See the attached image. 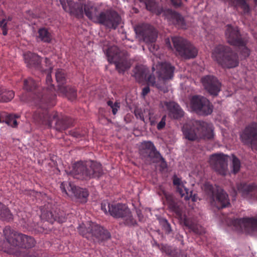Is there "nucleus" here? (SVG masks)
Returning <instances> with one entry per match:
<instances>
[{"label":"nucleus","instance_id":"obj_1","mask_svg":"<svg viewBox=\"0 0 257 257\" xmlns=\"http://www.w3.org/2000/svg\"><path fill=\"white\" fill-rule=\"evenodd\" d=\"M51 68L47 72L46 82L48 85L47 89H44L42 92H37L35 97V102L39 105L41 109L37 110L34 114V119L35 121L43 124L51 126L53 122L58 124V115L56 112L48 111L46 109L47 106H52L54 104L53 101L54 97L52 96V91L54 89L53 85L52 84V78L51 75Z\"/></svg>","mask_w":257,"mask_h":257},{"label":"nucleus","instance_id":"obj_2","mask_svg":"<svg viewBox=\"0 0 257 257\" xmlns=\"http://www.w3.org/2000/svg\"><path fill=\"white\" fill-rule=\"evenodd\" d=\"M84 11L89 20L108 28L116 29L121 21V18L117 13L109 10L103 11L101 5L88 3L84 5Z\"/></svg>","mask_w":257,"mask_h":257},{"label":"nucleus","instance_id":"obj_3","mask_svg":"<svg viewBox=\"0 0 257 257\" xmlns=\"http://www.w3.org/2000/svg\"><path fill=\"white\" fill-rule=\"evenodd\" d=\"M182 131L186 139L194 141L199 138L213 137L212 125L205 122L192 120L185 124Z\"/></svg>","mask_w":257,"mask_h":257},{"label":"nucleus","instance_id":"obj_4","mask_svg":"<svg viewBox=\"0 0 257 257\" xmlns=\"http://www.w3.org/2000/svg\"><path fill=\"white\" fill-rule=\"evenodd\" d=\"M67 174L77 179H88L91 178H98L102 174L101 165L95 162L75 163L72 169Z\"/></svg>","mask_w":257,"mask_h":257},{"label":"nucleus","instance_id":"obj_5","mask_svg":"<svg viewBox=\"0 0 257 257\" xmlns=\"http://www.w3.org/2000/svg\"><path fill=\"white\" fill-rule=\"evenodd\" d=\"M212 57L224 68L235 67L239 63L237 54L229 47L223 45H219L214 48Z\"/></svg>","mask_w":257,"mask_h":257},{"label":"nucleus","instance_id":"obj_6","mask_svg":"<svg viewBox=\"0 0 257 257\" xmlns=\"http://www.w3.org/2000/svg\"><path fill=\"white\" fill-rule=\"evenodd\" d=\"M4 233L7 242L12 246L29 248L35 244V241L32 237L18 233L9 227L4 229Z\"/></svg>","mask_w":257,"mask_h":257},{"label":"nucleus","instance_id":"obj_7","mask_svg":"<svg viewBox=\"0 0 257 257\" xmlns=\"http://www.w3.org/2000/svg\"><path fill=\"white\" fill-rule=\"evenodd\" d=\"M203 189L211 197L212 206L221 209L230 204L228 195L219 187H213L209 183L206 182L204 184Z\"/></svg>","mask_w":257,"mask_h":257},{"label":"nucleus","instance_id":"obj_8","mask_svg":"<svg viewBox=\"0 0 257 257\" xmlns=\"http://www.w3.org/2000/svg\"><path fill=\"white\" fill-rule=\"evenodd\" d=\"M135 31L139 39L143 40L146 43H150L149 49L152 53L156 55L159 48L157 45L153 44L157 38L156 30L148 24H141L135 27Z\"/></svg>","mask_w":257,"mask_h":257},{"label":"nucleus","instance_id":"obj_9","mask_svg":"<svg viewBox=\"0 0 257 257\" xmlns=\"http://www.w3.org/2000/svg\"><path fill=\"white\" fill-rule=\"evenodd\" d=\"M225 36L228 43L239 47L242 56L246 57L249 55L250 51L246 46L247 39L240 36L237 27L233 28L230 25L227 26Z\"/></svg>","mask_w":257,"mask_h":257},{"label":"nucleus","instance_id":"obj_10","mask_svg":"<svg viewBox=\"0 0 257 257\" xmlns=\"http://www.w3.org/2000/svg\"><path fill=\"white\" fill-rule=\"evenodd\" d=\"M104 51L108 61L115 65V67L119 72H123L130 67L131 64L127 58L119 51L116 46H111L106 50L104 49Z\"/></svg>","mask_w":257,"mask_h":257},{"label":"nucleus","instance_id":"obj_11","mask_svg":"<svg viewBox=\"0 0 257 257\" xmlns=\"http://www.w3.org/2000/svg\"><path fill=\"white\" fill-rule=\"evenodd\" d=\"M60 188L65 196L75 199L80 203H85L87 200L88 193L85 189L76 187L69 182H62Z\"/></svg>","mask_w":257,"mask_h":257},{"label":"nucleus","instance_id":"obj_12","mask_svg":"<svg viewBox=\"0 0 257 257\" xmlns=\"http://www.w3.org/2000/svg\"><path fill=\"white\" fill-rule=\"evenodd\" d=\"M172 42L176 51L182 57L193 58L197 55V50L187 40L180 37H173Z\"/></svg>","mask_w":257,"mask_h":257},{"label":"nucleus","instance_id":"obj_13","mask_svg":"<svg viewBox=\"0 0 257 257\" xmlns=\"http://www.w3.org/2000/svg\"><path fill=\"white\" fill-rule=\"evenodd\" d=\"M148 69L145 66L139 65L137 66L134 70L133 76L139 82L147 81L149 84L156 87L161 91L164 92H167L168 91V86H164L161 82L159 81L156 83L155 81V77L153 75H150L147 77L148 73Z\"/></svg>","mask_w":257,"mask_h":257},{"label":"nucleus","instance_id":"obj_14","mask_svg":"<svg viewBox=\"0 0 257 257\" xmlns=\"http://www.w3.org/2000/svg\"><path fill=\"white\" fill-rule=\"evenodd\" d=\"M189 105L191 110L200 115H208L212 111V106L209 101L202 96H192Z\"/></svg>","mask_w":257,"mask_h":257},{"label":"nucleus","instance_id":"obj_15","mask_svg":"<svg viewBox=\"0 0 257 257\" xmlns=\"http://www.w3.org/2000/svg\"><path fill=\"white\" fill-rule=\"evenodd\" d=\"M111 215L115 218H121L124 223L128 226L136 224V221L133 218L130 210L123 204H111Z\"/></svg>","mask_w":257,"mask_h":257},{"label":"nucleus","instance_id":"obj_16","mask_svg":"<svg viewBox=\"0 0 257 257\" xmlns=\"http://www.w3.org/2000/svg\"><path fill=\"white\" fill-rule=\"evenodd\" d=\"M232 225L238 230L253 234L257 232V217H244L235 219Z\"/></svg>","mask_w":257,"mask_h":257},{"label":"nucleus","instance_id":"obj_17","mask_svg":"<svg viewBox=\"0 0 257 257\" xmlns=\"http://www.w3.org/2000/svg\"><path fill=\"white\" fill-rule=\"evenodd\" d=\"M228 158L227 156L223 154H214L210 157L209 162L211 167L217 173L225 176L228 172Z\"/></svg>","mask_w":257,"mask_h":257},{"label":"nucleus","instance_id":"obj_18","mask_svg":"<svg viewBox=\"0 0 257 257\" xmlns=\"http://www.w3.org/2000/svg\"><path fill=\"white\" fill-rule=\"evenodd\" d=\"M241 142L251 146L252 149H257V123H252L247 125L240 135Z\"/></svg>","mask_w":257,"mask_h":257},{"label":"nucleus","instance_id":"obj_19","mask_svg":"<svg viewBox=\"0 0 257 257\" xmlns=\"http://www.w3.org/2000/svg\"><path fill=\"white\" fill-rule=\"evenodd\" d=\"M156 67L159 81L161 82L164 86L167 85L168 87L166 81L173 78L174 67L167 62L159 63Z\"/></svg>","mask_w":257,"mask_h":257},{"label":"nucleus","instance_id":"obj_20","mask_svg":"<svg viewBox=\"0 0 257 257\" xmlns=\"http://www.w3.org/2000/svg\"><path fill=\"white\" fill-rule=\"evenodd\" d=\"M55 76L56 81L59 83L58 86L60 92L67 96L71 100L75 99L76 96L75 90L69 86L62 85L65 81V74L64 71L58 69L56 72Z\"/></svg>","mask_w":257,"mask_h":257},{"label":"nucleus","instance_id":"obj_21","mask_svg":"<svg viewBox=\"0 0 257 257\" xmlns=\"http://www.w3.org/2000/svg\"><path fill=\"white\" fill-rule=\"evenodd\" d=\"M173 184L177 192L179 193L182 197H184L186 200L192 198L193 201H195V196L192 197V192L189 190L186 186V182L182 180V178L176 175L173 177Z\"/></svg>","mask_w":257,"mask_h":257},{"label":"nucleus","instance_id":"obj_22","mask_svg":"<svg viewBox=\"0 0 257 257\" xmlns=\"http://www.w3.org/2000/svg\"><path fill=\"white\" fill-rule=\"evenodd\" d=\"M202 82L208 92L213 95H217L220 90L221 83L213 76H207L202 79Z\"/></svg>","mask_w":257,"mask_h":257},{"label":"nucleus","instance_id":"obj_23","mask_svg":"<svg viewBox=\"0 0 257 257\" xmlns=\"http://www.w3.org/2000/svg\"><path fill=\"white\" fill-rule=\"evenodd\" d=\"M89 226L86 229V232L91 233L98 240H103L110 238V233L101 226L93 222L89 223Z\"/></svg>","mask_w":257,"mask_h":257},{"label":"nucleus","instance_id":"obj_24","mask_svg":"<svg viewBox=\"0 0 257 257\" xmlns=\"http://www.w3.org/2000/svg\"><path fill=\"white\" fill-rule=\"evenodd\" d=\"M165 15L170 23L181 29L186 28V23L183 18L179 14L169 9L165 12Z\"/></svg>","mask_w":257,"mask_h":257},{"label":"nucleus","instance_id":"obj_25","mask_svg":"<svg viewBox=\"0 0 257 257\" xmlns=\"http://www.w3.org/2000/svg\"><path fill=\"white\" fill-rule=\"evenodd\" d=\"M164 105L168 111V115L171 118L179 119L184 115V111L180 106L174 101L165 102Z\"/></svg>","mask_w":257,"mask_h":257},{"label":"nucleus","instance_id":"obj_26","mask_svg":"<svg viewBox=\"0 0 257 257\" xmlns=\"http://www.w3.org/2000/svg\"><path fill=\"white\" fill-rule=\"evenodd\" d=\"M135 114L137 118L145 122L146 119H149L151 125H154L156 123L157 116L154 115L153 110L145 109L142 110L141 108H137L135 110Z\"/></svg>","mask_w":257,"mask_h":257},{"label":"nucleus","instance_id":"obj_27","mask_svg":"<svg viewBox=\"0 0 257 257\" xmlns=\"http://www.w3.org/2000/svg\"><path fill=\"white\" fill-rule=\"evenodd\" d=\"M238 191L241 193L245 198L257 194V185L254 184H246L240 183L237 186Z\"/></svg>","mask_w":257,"mask_h":257},{"label":"nucleus","instance_id":"obj_28","mask_svg":"<svg viewBox=\"0 0 257 257\" xmlns=\"http://www.w3.org/2000/svg\"><path fill=\"white\" fill-rule=\"evenodd\" d=\"M165 196L169 208L172 211L174 212L178 217H181L182 212L181 203L180 202H176L173 196L171 195L165 194Z\"/></svg>","mask_w":257,"mask_h":257},{"label":"nucleus","instance_id":"obj_29","mask_svg":"<svg viewBox=\"0 0 257 257\" xmlns=\"http://www.w3.org/2000/svg\"><path fill=\"white\" fill-rule=\"evenodd\" d=\"M24 58L28 67H35L39 65L40 58L38 55L31 52H27L24 54Z\"/></svg>","mask_w":257,"mask_h":257},{"label":"nucleus","instance_id":"obj_30","mask_svg":"<svg viewBox=\"0 0 257 257\" xmlns=\"http://www.w3.org/2000/svg\"><path fill=\"white\" fill-rule=\"evenodd\" d=\"M155 148L151 142H144L140 146V154L143 158H146L147 154L153 150Z\"/></svg>","mask_w":257,"mask_h":257},{"label":"nucleus","instance_id":"obj_31","mask_svg":"<svg viewBox=\"0 0 257 257\" xmlns=\"http://www.w3.org/2000/svg\"><path fill=\"white\" fill-rule=\"evenodd\" d=\"M14 92L12 90H7L4 88H0V101L8 102L14 98Z\"/></svg>","mask_w":257,"mask_h":257},{"label":"nucleus","instance_id":"obj_32","mask_svg":"<svg viewBox=\"0 0 257 257\" xmlns=\"http://www.w3.org/2000/svg\"><path fill=\"white\" fill-rule=\"evenodd\" d=\"M145 159L151 162H157L159 160H164L161 154L155 148L153 150L147 154Z\"/></svg>","mask_w":257,"mask_h":257},{"label":"nucleus","instance_id":"obj_33","mask_svg":"<svg viewBox=\"0 0 257 257\" xmlns=\"http://www.w3.org/2000/svg\"><path fill=\"white\" fill-rule=\"evenodd\" d=\"M38 39L44 42H50L51 36L49 32L45 28L40 29L38 31Z\"/></svg>","mask_w":257,"mask_h":257},{"label":"nucleus","instance_id":"obj_34","mask_svg":"<svg viewBox=\"0 0 257 257\" xmlns=\"http://www.w3.org/2000/svg\"><path fill=\"white\" fill-rule=\"evenodd\" d=\"M38 86V84H36L34 80L31 78L26 79L24 81V89L27 91H32Z\"/></svg>","mask_w":257,"mask_h":257},{"label":"nucleus","instance_id":"obj_35","mask_svg":"<svg viewBox=\"0 0 257 257\" xmlns=\"http://www.w3.org/2000/svg\"><path fill=\"white\" fill-rule=\"evenodd\" d=\"M5 122L9 125L12 127H16L18 125L16 116L13 114H8L6 116Z\"/></svg>","mask_w":257,"mask_h":257},{"label":"nucleus","instance_id":"obj_36","mask_svg":"<svg viewBox=\"0 0 257 257\" xmlns=\"http://www.w3.org/2000/svg\"><path fill=\"white\" fill-rule=\"evenodd\" d=\"M0 216L4 219L7 220L12 219V214L5 205H4V208L0 209Z\"/></svg>","mask_w":257,"mask_h":257},{"label":"nucleus","instance_id":"obj_37","mask_svg":"<svg viewBox=\"0 0 257 257\" xmlns=\"http://www.w3.org/2000/svg\"><path fill=\"white\" fill-rule=\"evenodd\" d=\"M240 163L239 160L235 156L232 157V168L233 173H236L240 169Z\"/></svg>","mask_w":257,"mask_h":257},{"label":"nucleus","instance_id":"obj_38","mask_svg":"<svg viewBox=\"0 0 257 257\" xmlns=\"http://www.w3.org/2000/svg\"><path fill=\"white\" fill-rule=\"evenodd\" d=\"M141 2L145 3L146 8L150 11L154 12L156 8V4L153 0H140Z\"/></svg>","mask_w":257,"mask_h":257},{"label":"nucleus","instance_id":"obj_39","mask_svg":"<svg viewBox=\"0 0 257 257\" xmlns=\"http://www.w3.org/2000/svg\"><path fill=\"white\" fill-rule=\"evenodd\" d=\"M186 225H188L189 228L195 233L199 234H201L202 233L204 232V229L202 227V226L194 224H188L187 223Z\"/></svg>","mask_w":257,"mask_h":257},{"label":"nucleus","instance_id":"obj_40","mask_svg":"<svg viewBox=\"0 0 257 257\" xmlns=\"http://www.w3.org/2000/svg\"><path fill=\"white\" fill-rule=\"evenodd\" d=\"M101 210L106 214L109 213L111 215V204L106 201H104L101 204Z\"/></svg>","mask_w":257,"mask_h":257},{"label":"nucleus","instance_id":"obj_41","mask_svg":"<svg viewBox=\"0 0 257 257\" xmlns=\"http://www.w3.org/2000/svg\"><path fill=\"white\" fill-rule=\"evenodd\" d=\"M41 217L42 219H46L49 222H53L54 220H55V218L54 217V216L52 212L47 211L45 212V211H43L42 212Z\"/></svg>","mask_w":257,"mask_h":257},{"label":"nucleus","instance_id":"obj_42","mask_svg":"<svg viewBox=\"0 0 257 257\" xmlns=\"http://www.w3.org/2000/svg\"><path fill=\"white\" fill-rule=\"evenodd\" d=\"M107 103L111 108L113 114H115L120 107L119 103L117 102L113 103L112 101L109 100Z\"/></svg>","mask_w":257,"mask_h":257},{"label":"nucleus","instance_id":"obj_43","mask_svg":"<svg viewBox=\"0 0 257 257\" xmlns=\"http://www.w3.org/2000/svg\"><path fill=\"white\" fill-rule=\"evenodd\" d=\"M11 18L9 17L8 20L3 19L2 21H0V27L3 28V34L4 35H6L7 34V31L6 29V26L7 24V22L11 20Z\"/></svg>","mask_w":257,"mask_h":257},{"label":"nucleus","instance_id":"obj_44","mask_svg":"<svg viewBox=\"0 0 257 257\" xmlns=\"http://www.w3.org/2000/svg\"><path fill=\"white\" fill-rule=\"evenodd\" d=\"M161 222L163 225L164 227L166 229V231L170 232L171 231V227L167 220L166 219L163 218L161 220Z\"/></svg>","mask_w":257,"mask_h":257},{"label":"nucleus","instance_id":"obj_45","mask_svg":"<svg viewBox=\"0 0 257 257\" xmlns=\"http://www.w3.org/2000/svg\"><path fill=\"white\" fill-rule=\"evenodd\" d=\"M166 124V115H164L161 119V120L157 125V128L159 130L164 128Z\"/></svg>","mask_w":257,"mask_h":257},{"label":"nucleus","instance_id":"obj_46","mask_svg":"<svg viewBox=\"0 0 257 257\" xmlns=\"http://www.w3.org/2000/svg\"><path fill=\"white\" fill-rule=\"evenodd\" d=\"M150 88L148 86H146L143 89L142 95L143 96L146 95L150 92Z\"/></svg>","mask_w":257,"mask_h":257},{"label":"nucleus","instance_id":"obj_47","mask_svg":"<svg viewBox=\"0 0 257 257\" xmlns=\"http://www.w3.org/2000/svg\"><path fill=\"white\" fill-rule=\"evenodd\" d=\"M84 225H85L83 224L82 225H80L78 228L80 233L83 236L85 235V231L84 230Z\"/></svg>","mask_w":257,"mask_h":257},{"label":"nucleus","instance_id":"obj_48","mask_svg":"<svg viewBox=\"0 0 257 257\" xmlns=\"http://www.w3.org/2000/svg\"><path fill=\"white\" fill-rule=\"evenodd\" d=\"M71 135L76 138H78L80 136V134L76 132H72Z\"/></svg>","mask_w":257,"mask_h":257},{"label":"nucleus","instance_id":"obj_49","mask_svg":"<svg viewBox=\"0 0 257 257\" xmlns=\"http://www.w3.org/2000/svg\"><path fill=\"white\" fill-rule=\"evenodd\" d=\"M165 42L167 46L169 48H171V42L169 39H166Z\"/></svg>","mask_w":257,"mask_h":257},{"label":"nucleus","instance_id":"obj_50","mask_svg":"<svg viewBox=\"0 0 257 257\" xmlns=\"http://www.w3.org/2000/svg\"><path fill=\"white\" fill-rule=\"evenodd\" d=\"M20 99L21 100V101H24V102H28L29 100L28 99L25 97L24 95H22L20 97Z\"/></svg>","mask_w":257,"mask_h":257},{"label":"nucleus","instance_id":"obj_51","mask_svg":"<svg viewBox=\"0 0 257 257\" xmlns=\"http://www.w3.org/2000/svg\"><path fill=\"white\" fill-rule=\"evenodd\" d=\"M60 2H61V4L63 9L65 11H66L67 9H66V4L64 2L62 1L61 0H60Z\"/></svg>","mask_w":257,"mask_h":257},{"label":"nucleus","instance_id":"obj_52","mask_svg":"<svg viewBox=\"0 0 257 257\" xmlns=\"http://www.w3.org/2000/svg\"><path fill=\"white\" fill-rule=\"evenodd\" d=\"M171 1L174 4V5L176 6H179L181 5V2L180 1V0L177 1L176 3H175L174 2V0H171Z\"/></svg>","mask_w":257,"mask_h":257},{"label":"nucleus","instance_id":"obj_53","mask_svg":"<svg viewBox=\"0 0 257 257\" xmlns=\"http://www.w3.org/2000/svg\"><path fill=\"white\" fill-rule=\"evenodd\" d=\"M173 257H187V256L185 255L182 254H179L178 255H177L176 256H173Z\"/></svg>","mask_w":257,"mask_h":257},{"label":"nucleus","instance_id":"obj_54","mask_svg":"<svg viewBox=\"0 0 257 257\" xmlns=\"http://www.w3.org/2000/svg\"><path fill=\"white\" fill-rule=\"evenodd\" d=\"M2 117H3V116H0V122H5V119H2Z\"/></svg>","mask_w":257,"mask_h":257},{"label":"nucleus","instance_id":"obj_55","mask_svg":"<svg viewBox=\"0 0 257 257\" xmlns=\"http://www.w3.org/2000/svg\"><path fill=\"white\" fill-rule=\"evenodd\" d=\"M2 208H4V205L0 203V209H2Z\"/></svg>","mask_w":257,"mask_h":257},{"label":"nucleus","instance_id":"obj_56","mask_svg":"<svg viewBox=\"0 0 257 257\" xmlns=\"http://www.w3.org/2000/svg\"><path fill=\"white\" fill-rule=\"evenodd\" d=\"M61 129H64V130H65V129L66 128V127H65V126H62V127H61Z\"/></svg>","mask_w":257,"mask_h":257},{"label":"nucleus","instance_id":"obj_57","mask_svg":"<svg viewBox=\"0 0 257 257\" xmlns=\"http://www.w3.org/2000/svg\"><path fill=\"white\" fill-rule=\"evenodd\" d=\"M19 255H20V256H24V255H23V254H20Z\"/></svg>","mask_w":257,"mask_h":257},{"label":"nucleus","instance_id":"obj_58","mask_svg":"<svg viewBox=\"0 0 257 257\" xmlns=\"http://www.w3.org/2000/svg\"><path fill=\"white\" fill-rule=\"evenodd\" d=\"M138 214L139 217L140 218V216L139 214L138 213Z\"/></svg>","mask_w":257,"mask_h":257}]
</instances>
